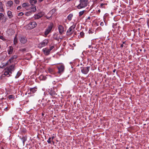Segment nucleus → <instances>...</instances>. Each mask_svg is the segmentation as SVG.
<instances>
[{"mask_svg":"<svg viewBox=\"0 0 149 149\" xmlns=\"http://www.w3.org/2000/svg\"><path fill=\"white\" fill-rule=\"evenodd\" d=\"M8 98L9 99H13V100L15 99V96L13 95H10L8 96Z\"/></svg>","mask_w":149,"mask_h":149,"instance_id":"a878e982","label":"nucleus"},{"mask_svg":"<svg viewBox=\"0 0 149 149\" xmlns=\"http://www.w3.org/2000/svg\"><path fill=\"white\" fill-rule=\"evenodd\" d=\"M37 88L36 87H34V88H31L30 89V91L33 93L36 92L37 90Z\"/></svg>","mask_w":149,"mask_h":149,"instance_id":"6ab92c4d","label":"nucleus"},{"mask_svg":"<svg viewBox=\"0 0 149 149\" xmlns=\"http://www.w3.org/2000/svg\"><path fill=\"white\" fill-rule=\"evenodd\" d=\"M40 2H42L43 0H38Z\"/></svg>","mask_w":149,"mask_h":149,"instance_id":"49530a36","label":"nucleus"},{"mask_svg":"<svg viewBox=\"0 0 149 149\" xmlns=\"http://www.w3.org/2000/svg\"><path fill=\"white\" fill-rule=\"evenodd\" d=\"M37 26V24L36 22L34 21L30 22L28 24L25 26V28L27 30H30L36 27Z\"/></svg>","mask_w":149,"mask_h":149,"instance_id":"7ed1b4c3","label":"nucleus"},{"mask_svg":"<svg viewBox=\"0 0 149 149\" xmlns=\"http://www.w3.org/2000/svg\"><path fill=\"white\" fill-rule=\"evenodd\" d=\"M54 46H52L50 47V48L49 49L50 51L54 48Z\"/></svg>","mask_w":149,"mask_h":149,"instance_id":"72a5a7b5","label":"nucleus"},{"mask_svg":"<svg viewBox=\"0 0 149 149\" xmlns=\"http://www.w3.org/2000/svg\"><path fill=\"white\" fill-rule=\"evenodd\" d=\"M7 15L8 17L10 19L11 18L13 17L12 12L10 10H9L8 11Z\"/></svg>","mask_w":149,"mask_h":149,"instance_id":"a211bd4d","label":"nucleus"},{"mask_svg":"<svg viewBox=\"0 0 149 149\" xmlns=\"http://www.w3.org/2000/svg\"><path fill=\"white\" fill-rule=\"evenodd\" d=\"M54 136H52L51 138L52 139V140H53V139H54Z\"/></svg>","mask_w":149,"mask_h":149,"instance_id":"37998d69","label":"nucleus"},{"mask_svg":"<svg viewBox=\"0 0 149 149\" xmlns=\"http://www.w3.org/2000/svg\"><path fill=\"white\" fill-rule=\"evenodd\" d=\"M24 13L22 12H20L18 14V15L19 16H21L23 15Z\"/></svg>","mask_w":149,"mask_h":149,"instance_id":"c756f323","label":"nucleus"},{"mask_svg":"<svg viewBox=\"0 0 149 149\" xmlns=\"http://www.w3.org/2000/svg\"><path fill=\"white\" fill-rule=\"evenodd\" d=\"M91 19V17H88V18H87V19Z\"/></svg>","mask_w":149,"mask_h":149,"instance_id":"c03bdc74","label":"nucleus"},{"mask_svg":"<svg viewBox=\"0 0 149 149\" xmlns=\"http://www.w3.org/2000/svg\"><path fill=\"white\" fill-rule=\"evenodd\" d=\"M13 2L11 1H8L6 3V6L9 8H11L13 6Z\"/></svg>","mask_w":149,"mask_h":149,"instance_id":"2eb2a0df","label":"nucleus"},{"mask_svg":"<svg viewBox=\"0 0 149 149\" xmlns=\"http://www.w3.org/2000/svg\"><path fill=\"white\" fill-rule=\"evenodd\" d=\"M4 16L3 14L2 13H0V19H2V17Z\"/></svg>","mask_w":149,"mask_h":149,"instance_id":"cd10ccee","label":"nucleus"},{"mask_svg":"<svg viewBox=\"0 0 149 149\" xmlns=\"http://www.w3.org/2000/svg\"><path fill=\"white\" fill-rule=\"evenodd\" d=\"M116 71V70L115 69H114L113 70V72L114 73Z\"/></svg>","mask_w":149,"mask_h":149,"instance_id":"a19ab883","label":"nucleus"},{"mask_svg":"<svg viewBox=\"0 0 149 149\" xmlns=\"http://www.w3.org/2000/svg\"><path fill=\"white\" fill-rule=\"evenodd\" d=\"M73 45H75L74 44H73Z\"/></svg>","mask_w":149,"mask_h":149,"instance_id":"3c124183","label":"nucleus"},{"mask_svg":"<svg viewBox=\"0 0 149 149\" xmlns=\"http://www.w3.org/2000/svg\"><path fill=\"white\" fill-rule=\"evenodd\" d=\"M123 47V44H122L121 45H120V47L122 48Z\"/></svg>","mask_w":149,"mask_h":149,"instance_id":"79ce46f5","label":"nucleus"},{"mask_svg":"<svg viewBox=\"0 0 149 149\" xmlns=\"http://www.w3.org/2000/svg\"><path fill=\"white\" fill-rule=\"evenodd\" d=\"M13 43L15 45H16L17 43V38L16 36L15 37L14 39Z\"/></svg>","mask_w":149,"mask_h":149,"instance_id":"b1692460","label":"nucleus"},{"mask_svg":"<svg viewBox=\"0 0 149 149\" xmlns=\"http://www.w3.org/2000/svg\"><path fill=\"white\" fill-rule=\"evenodd\" d=\"M29 8H27V10H29L31 12H34L36 10V6L34 5H30Z\"/></svg>","mask_w":149,"mask_h":149,"instance_id":"9d476101","label":"nucleus"},{"mask_svg":"<svg viewBox=\"0 0 149 149\" xmlns=\"http://www.w3.org/2000/svg\"><path fill=\"white\" fill-rule=\"evenodd\" d=\"M48 70L49 72L51 74H54L55 73L54 70L53 68H48Z\"/></svg>","mask_w":149,"mask_h":149,"instance_id":"aec40b11","label":"nucleus"},{"mask_svg":"<svg viewBox=\"0 0 149 149\" xmlns=\"http://www.w3.org/2000/svg\"><path fill=\"white\" fill-rule=\"evenodd\" d=\"M98 11L100 13V10H98Z\"/></svg>","mask_w":149,"mask_h":149,"instance_id":"de8ad7c7","label":"nucleus"},{"mask_svg":"<svg viewBox=\"0 0 149 149\" xmlns=\"http://www.w3.org/2000/svg\"><path fill=\"white\" fill-rule=\"evenodd\" d=\"M53 24L52 23H51L48 26V27L46 29L45 33L46 36L48 35L51 32L53 26Z\"/></svg>","mask_w":149,"mask_h":149,"instance_id":"39448f33","label":"nucleus"},{"mask_svg":"<svg viewBox=\"0 0 149 149\" xmlns=\"http://www.w3.org/2000/svg\"><path fill=\"white\" fill-rule=\"evenodd\" d=\"M3 36H1L0 37V38L1 39H2V40L3 39Z\"/></svg>","mask_w":149,"mask_h":149,"instance_id":"ea45409f","label":"nucleus"},{"mask_svg":"<svg viewBox=\"0 0 149 149\" xmlns=\"http://www.w3.org/2000/svg\"><path fill=\"white\" fill-rule=\"evenodd\" d=\"M30 6V5L27 3H23L22 5V6L23 8H28Z\"/></svg>","mask_w":149,"mask_h":149,"instance_id":"f3484780","label":"nucleus"},{"mask_svg":"<svg viewBox=\"0 0 149 149\" xmlns=\"http://www.w3.org/2000/svg\"><path fill=\"white\" fill-rule=\"evenodd\" d=\"M51 137H49L48 140L47 141V142L48 143H51Z\"/></svg>","mask_w":149,"mask_h":149,"instance_id":"7c9ffc66","label":"nucleus"},{"mask_svg":"<svg viewBox=\"0 0 149 149\" xmlns=\"http://www.w3.org/2000/svg\"><path fill=\"white\" fill-rule=\"evenodd\" d=\"M42 116H43L44 114H42Z\"/></svg>","mask_w":149,"mask_h":149,"instance_id":"603ef678","label":"nucleus"},{"mask_svg":"<svg viewBox=\"0 0 149 149\" xmlns=\"http://www.w3.org/2000/svg\"><path fill=\"white\" fill-rule=\"evenodd\" d=\"M58 28L60 34H62L63 33H64L65 30L64 28L61 25H59Z\"/></svg>","mask_w":149,"mask_h":149,"instance_id":"9b49d317","label":"nucleus"},{"mask_svg":"<svg viewBox=\"0 0 149 149\" xmlns=\"http://www.w3.org/2000/svg\"><path fill=\"white\" fill-rule=\"evenodd\" d=\"M104 5V3H101L100 4V7H101L102 8H103V6Z\"/></svg>","mask_w":149,"mask_h":149,"instance_id":"e433bc0d","label":"nucleus"},{"mask_svg":"<svg viewBox=\"0 0 149 149\" xmlns=\"http://www.w3.org/2000/svg\"><path fill=\"white\" fill-rule=\"evenodd\" d=\"M125 42L124 41V42H123V44H125Z\"/></svg>","mask_w":149,"mask_h":149,"instance_id":"09e8293b","label":"nucleus"},{"mask_svg":"<svg viewBox=\"0 0 149 149\" xmlns=\"http://www.w3.org/2000/svg\"><path fill=\"white\" fill-rule=\"evenodd\" d=\"M42 51L45 55H49L50 54V51L47 48H45L42 49Z\"/></svg>","mask_w":149,"mask_h":149,"instance_id":"4468645a","label":"nucleus"},{"mask_svg":"<svg viewBox=\"0 0 149 149\" xmlns=\"http://www.w3.org/2000/svg\"><path fill=\"white\" fill-rule=\"evenodd\" d=\"M88 32L89 34L92 33H93L90 30Z\"/></svg>","mask_w":149,"mask_h":149,"instance_id":"58836bf2","label":"nucleus"},{"mask_svg":"<svg viewBox=\"0 0 149 149\" xmlns=\"http://www.w3.org/2000/svg\"><path fill=\"white\" fill-rule=\"evenodd\" d=\"M75 27L76 25L75 24H73L71 26L66 32L67 35H69L72 34L73 32V30L75 28Z\"/></svg>","mask_w":149,"mask_h":149,"instance_id":"6e6552de","label":"nucleus"},{"mask_svg":"<svg viewBox=\"0 0 149 149\" xmlns=\"http://www.w3.org/2000/svg\"><path fill=\"white\" fill-rule=\"evenodd\" d=\"M21 6H18V7H17V9L19 10L20 9H21Z\"/></svg>","mask_w":149,"mask_h":149,"instance_id":"c9c22d12","label":"nucleus"},{"mask_svg":"<svg viewBox=\"0 0 149 149\" xmlns=\"http://www.w3.org/2000/svg\"><path fill=\"white\" fill-rule=\"evenodd\" d=\"M13 50V48L12 46H10L8 48L7 52L8 54H12Z\"/></svg>","mask_w":149,"mask_h":149,"instance_id":"ddd939ff","label":"nucleus"},{"mask_svg":"<svg viewBox=\"0 0 149 149\" xmlns=\"http://www.w3.org/2000/svg\"><path fill=\"white\" fill-rule=\"evenodd\" d=\"M15 68V64H13L7 67L4 69V75L8 77L10 76L12 72L14 70Z\"/></svg>","mask_w":149,"mask_h":149,"instance_id":"f257e3e1","label":"nucleus"},{"mask_svg":"<svg viewBox=\"0 0 149 149\" xmlns=\"http://www.w3.org/2000/svg\"><path fill=\"white\" fill-rule=\"evenodd\" d=\"M89 70V67H84L81 68V72L84 74H86Z\"/></svg>","mask_w":149,"mask_h":149,"instance_id":"1a4fd4ad","label":"nucleus"},{"mask_svg":"<svg viewBox=\"0 0 149 149\" xmlns=\"http://www.w3.org/2000/svg\"><path fill=\"white\" fill-rule=\"evenodd\" d=\"M73 15L72 14H70L67 17V19L69 21H70L72 19L73 17Z\"/></svg>","mask_w":149,"mask_h":149,"instance_id":"5701e85b","label":"nucleus"},{"mask_svg":"<svg viewBox=\"0 0 149 149\" xmlns=\"http://www.w3.org/2000/svg\"><path fill=\"white\" fill-rule=\"evenodd\" d=\"M57 68L58 69V73L61 74L63 73L65 70V66L63 63H60L57 66Z\"/></svg>","mask_w":149,"mask_h":149,"instance_id":"20e7f679","label":"nucleus"},{"mask_svg":"<svg viewBox=\"0 0 149 149\" xmlns=\"http://www.w3.org/2000/svg\"><path fill=\"white\" fill-rule=\"evenodd\" d=\"M17 58V55H13L8 60L7 62L6 63L5 65H10Z\"/></svg>","mask_w":149,"mask_h":149,"instance_id":"423d86ee","label":"nucleus"},{"mask_svg":"<svg viewBox=\"0 0 149 149\" xmlns=\"http://www.w3.org/2000/svg\"><path fill=\"white\" fill-rule=\"evenodd\" d=\"M22 139H23V141L24 143L26 140V139H25L24 137H23Z\"/></svg>","mask_w":149,"mask_h":149,"instance_id":"4c0bfd02","label":"nucleus"},{"mask_svg":"<svg viewBox=\"0 0 149 149\" xmlns=\"http://www.w3.org/2000/svg\"><path fill=\"white\" fill-rule=\"evenodd\" d=\"M43 15L41 13H38L37 14L34 15V18L35 19H38L42 17Z\"/></svg>","mask_w":149,"mask_h":149,"instance_id":"dca6fc26","label":"nucleus"},{"mask_svg":"<svg viewBox=\"0 0 149 149\" xmlns=\"http://www.w3.org/2000/svg\"><path fill=\"white\" fill-rule=\"evenodd\" d=\"M19 41L22 43L24 44L26 43L27 40L25 37L21 36L19 38Z\"/></svg>","mask_w":149,"mask_h":149,"instance_id":"f8f14e48","label":"nucleus"},{"mask_svg":"<svg viewBox=\"0 0 149 149\" xmlns=\"http://www.w3.org/2000/svg\"><path fill=\"white\" fill-rule=\"evenodd\" d=\"M7 18L6 17H5L3 19V22H5L7 20Z\"/></svg>","mask_w":149,"mask_h":149,"instance_id":"473e14b6","label":"nucleus"},{"mask_svg":"<svg viewBox=\"0 0 149 149\" xmlns=\"http://www.w3.org/2000/svg\"><path fill=\"white\" fill-rule=\"evenodd\" d=\"M28 13H26V15H27V14Z\"/></svg>","mask_w":149,"mask_h":149,"instance_id":"8fccbe9b","label":"nucleus"},{"mask_svg":"<svg viewBox=\"0 0 149 149\" xmlns=\"http://www.w3.org/2000/svg\"><path fill=\"white\" fill-rule=\"evenodd\" d=\"M97 0H93V1L94 2H96Z\"/></svg>","mask_w":149,"mask_h":149,"instance_id":"a18cd8bd","label":"nucleus"},{"mask_svg":"<svg viewBox=\"0 0 149 149\" xmlns=\"http://www.w3.org/2000/svg\"><path fill=\"white\" fill-rule=\"evenodd\" d=\"M29 2L31 4V5H34V4H35L36 3L37 1L36 0H30Z\"/></svg>","mask_w":149,"mask_h":149,"instance_id":"4be33fe9","label":"nucleus"},{"mask_svg":"<svg viewBox=\"0 0 149 149\" xmlns=\"http://www.w3.org/2000/svg\"><path fill=\"white\" fill-rule=\"evenodd\" d=\"M20 75V73H19V72H18L17 73V75L15 76V78H18Z\"/></svg>","mask_w":149,"mask_h":149,"instance_id":"2f4dec72","label":"nucleus"},{"mask_svg":"<svg viewBox=\"0 0 149 149\" xmlns=\"http://www.w3.org/2000/svg\"><path fill=\"white\" fill-rule=\"evenodd\" d=\"M80 35L81 37L83 38L84 35V33L83 32H81L80 33Z\"/></svg>","mask_w":149,"mask_h":149,"instance_id":"bb28decb","label":"nucleus"},{"mask_svg":"<svg viewBox=\"0 0 149 149\" xmlns=\"http://www.w3.org/2000/svg\"><path fill=\"white\" fill-rule=\"evenodd\" d=\"M85 11H86L84 10L80 11L79 13V16L81 17V16L83 15Z\"/></svg>","mask_w":149,"mask_h":149,"instance_id":"393cba45","label":"nucleus"},{"mask_svg":"<svg viewBox=\"0 0 149 149\" xmlns=\"http://www.w3.org/2000/svg\"><path fill=\"white\" fill-rule=\"evenodd\" d=\"M4 11V9L3 8L2 3L0 1V11L1 12H3Z\"/></svg>","mask_w":149,"mask_h":149,"instance_id":"412c9836","label":"nucleus"},{"mask_svg":"<svg viewBox=\"0 0 149 149\" xmlns=\"http://www.w3.org/2000/svg\"><path fill=\"white\" fill-rule=\"evenodd\" d=\"M104 25V23L103 22H102L100 23V25L101 26H103Z\"/></svg>","mask_w":149,"mask_h":149,"instance_id":"f704fd0d","label":"nucleus"},{"mask_svg":"<svg viewBox=\"0 0 149 149\" xmlns=\"http://www.w3.org/2000/svg\"><path fill=\"white\" fill-rule=\"evenodd\" d=\"M48 42L49 41L48 40H44L38 45V47L40 48L46 46L47 45Z\"/></svg>","mask_w":149,"mask_h":149,"instance_id":"0eeeda50","label":"nucleus"},{"mask_svg":"<svg viewBox=\"0 0 149 149\" xmlns=\"http://www.w3.org/2000/svg\"><path fill=\"white\" fill-rule=\"evenodd\" d=\"M88 0H80V3L77 6L78 9L85 7L88 3Z\"/></svg>","mask_w":149,"mask_h":149,"instance_id":"f03ea898","label":"nucleus"},{"mask_svg":"<svg viewBox=\"0 0 149 149\" xmlns=\"http://www.w3.org/2000/svg\"><path fill=\"white\" fill-rule=\"evenodd\" d=\"M14 1L16 4H19V0H14Z\"/></svg>","mask_w":149,"mask_h":149,"instance_id":"c85d7f7f","label":"nucleus"}]
</instances>
